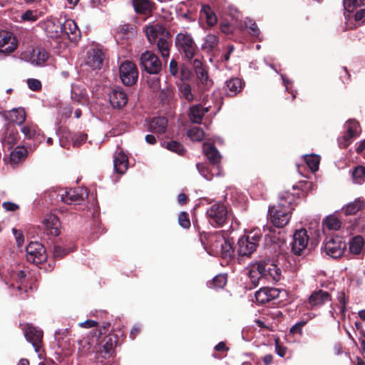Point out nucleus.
Masks as SVG:
<instances>
[{
	"label": "nucleus",
	"instance_id": "7c9ffc66",
	"mask_svg": "<svg viewBox=\"0 0 365 365\" xmlns=\"http://www.w3.org/2000/svg\"><path fill=\"white\" fill-rule=\"evenodd\" d=\"M200 17L205 19L208 26H213L217 22V18L214 11L208 5H202L200 10Z\"/></svg>",
	"mask_w": 365,
	"mask_h": 365
},
{
	"label": "nucleus",
	"instance_id": "c756f323",
	"mask_svg": "<svg viewBox=\"0 0 365 365\" xmlns=\"http://www.w3.org/2000/svg\"><path fill=\"white\" fill-rule=\"evenodd\" d=\"M226 93L230 96H234L240 93L242 88V81L239 78H232L225 83Z\"/></svg>",
	"mask_w": 365,
	"mask_h": 365
},
{
	"label": "nucleus",
	"instance_id": "cd10ccee",
	"mask_svg": "<svg viewBox=\"0 0 365 365\" xmlns=\"http://www.w3.org/2000/svg\"><path fill=\"white\" fill-rule=\"evenodd\" d=\"M48 58V53L42 48H34L30 53L29 61L34 65L42 66Z\"/></svg>",
	"mask_w": 365,
	"mask_h": 365
},
{
	"label": "nucleus",
	"instance_id": "338daca9",
	"mask_svg": "<svg viewBox=\"0 0 365 365\" xmlns=\"http://www.w3.org/2000/svg\"><path fill=\"white\" fill-rule=\"evenodd\" d=\"M2 206L7 211H15L19 209L18 205L11 202H4Z\"/></svg>",
	"mask_w": 365,
	"mask_h": 365
},
{
	"label": "nucleus",
	"instance_id": "ddd939ff",
	"mask_svg": "<svg viewBox=\"0 0 365 365\" xmlns=\"http://www.w3.org/2000/svg\"><path fill=\"white\" fill-rule=\"evenodd\" d=\"M346 133L339 139V145L341 148H346L351 143V139L359 135L361 132L359 124L354 120H349L345 124Z\"/></svg>",
	"mask_w": 365,
	"mask_h": 365
},
{
	"label": "nucleus",
	"instance_id": "37998d69",
	"mask_svg": "<svg viewBox=\"0 0 365 365\" xmlns=\"http://www.w3.org/2000/svg\"><path fill=\"white\" fill-rule=\"evenodd\" d=\"M187 135L191 140L196 142L202 140L205 137L203 130L198 127H193L189 129L187 132Z\"/></svg>",
	"mask_w": 365,
	"mask_h": 365
},
{
	"label": "nucleus",
	"instance_id": "20e7f679",
	"mask_svg": "<svg viewBox=\"0 0 365 365\" xmlns=\"http://www.w3.org/2000/svg\"><path fill=\"white\" fill-rule=\"evenodd\" d=\"M210 223L216 227H222L228 219V211L222 203H215L207 210Z\"/></svg>",
	"mask_w": 365,
	"mask_h": 365
},
{
	"label": "nucleus",
	"instance_id": "f8f14e48",
	"mask_svg": "<svg viewBox=\"0 0 365 365\" xmlns=\"http://www.w3.org/2000/svg\"><path fill=\"white\" fill-rule=\"evenodd\" d=\"M104 54L98 46H92L86 53L85 63L93 69H100L103 65Z\"/></svg>",
	"mask_w": 365,
	"mask_h": 365
},
{
	"label": "nucleus",
	"instance_id": "e433bc0d",
	"mask_svg": "<svg viewBox=\"0 0 365 365\" xmlns=\"http://www.w3.org/2000/svg\"><path fill=\"white\" fill-rule=\"evenodd\" d=\"M255 298L258 303L264 304L273 299L272 289L263 287L255 293Z\"/></svg>",
	"mask_w": 365,
	"mask_h": 365
},
{
	"label": "nucleus",
	"instance_id": "79ce46f5",
	"mask_svg": "<svg viewBox=\"0 0 365 365\" xmlns=\"http://www.w3.org/2000/svg\"><path fill=\"white\" fill-rule=\"evenodd\" d=\"M180 96L182 98L186 100L188 102H191L194 100L195 96L192 91L190 85L187 83H182L180 86Z\"/></svg>",
	"mask_w": 365,
	"mask_h": 365
},
{
	"label": "nucleus",
	"instance_id": "f257e3e1",
	"mask_svg": "<svg viewBox=\"0 0 365 365\" xmlns=\"http://www.w3.org/2000/svg\"><path fill=\"white\" fill-rule=\"evenodd\" d=\"M296 195L289 190L280 192L275 203V227H283L289 222L294 209Z\"/></svg>",
	"mask_w": 365,
	"mask_h": 365
},
{
	"label": "nucleus",
	"instance_id": "774afa93",
	"mask_svg": "<svg viewBox=\"0 0 365 365\" xmlns=\"http://www.w3.org/2000/svg\"><path fill=\"white\" fill-rule=\"evenodd\" d=\"M355 20L356 21H365V9H361L358 11L355 14Z\"/></svg>",
	"mask_w": 365,
	"mask_h": 365
},
{
	"label": "nucleus",
	"instance_id": "09e8293b",
	"mask_svg": "<svg viewBox=\"0 0 365 365\" xmlns=\"http://www.w3.org/2000/svg\"><path fill=\"white\" fill-rule=\"evenodd\" d=\"M167 148L173 152L178 153V155H183L185 153V148L182 145L178 143L177 141H170L167 144Z\"/></svg>",
	"mask_w": 365,
	"mask_h": 365
},
{
	"label": "nucleus",
	"instance_id": "c85d7f7f",
	"mask_svg": "<svg viewBox=\"0 0 365 365\" xmlns=\"http://www.w3.org/2000/svg\"><path fill=\"white\" fill-rule=\"evenodd\" d=\"M133 6L136 13L150 14L153 9V3L150 0H133Z\"/></svg>",
	"mask_w": 365,
	"mask_h": 365
},
{
	"label": "nucleus",
	"instance_id": "6ab92c4d",
	"mask_svg": "<svg viewBox=\"0 0 365 365\" xmlns=\"http://www.w3.org/2000/svg\"><path fill=\"white\" fill-rule=\"evenodd\" d=\"M203 153L211 164L213 165H217L215 168L217 170L216 175H222V172L218 165L220 162L222 156L216 148L211 143H204Z\"/></svg>",
	"mask_w": 365,
	"mask_h": 365
},
{
	"label": "nucleus",
	"instance_id": "c9c22d12",
	"mask_svg": "<svg viewBox=\"0 0 365 365\" xmlns=\"http://www.w3.org/2000/svg\"><path fill=\"white\" fill-rule=\"evenodd\" d=\"M10 120L18 125H22L26 120V112L23 108H13L9 112Z\"/></svg>",
	"mask_w": 365,
	"mask_h": 365
},
{
	"label": "nucleus",
	"instance_id": "de8ad7c7",
	"mask_svg": "<svg viewBox=\"0 0 365 365\" xmlns=\"http://www.w3.org/2000/svg\"><path fill=\"white\" fill-rule=\"evenodd\" d=\"M245 26L250 29V34L256 38L259 36V29L256 23L251 19L246 18L244 21Z\"/></svg>",
	"mask_w": 365,
	"mask_h": 365
},
{
	"label": "nucleus",
	"instance_id": "49530a36",
	"mask_svg": "<svg viewBox=\"0 0 365 365\" xmlns=\"http://www.w3.org/2000/svg\"><path fill=\"white\" fill-rule=\"evenodd\" d=\"M277 301L279 306H284L288 300V293L287 290L282 288L275 287V300Z\"/></svg>",
	"mask_w": 365,
	"mask_h": 365
},
{
	"label": "nucleus",
	"instance_id": "0e129e2a",
	"mask_svg": "<svg viewBox=\"0 0 365 365\" xmlns=\"http://www.w3.org/2000/svg\"><path fill=\"white\" fill-rule=\"evenodd\" d=\"M278 235H279V237L277 238L279 242H277V240H275V245H277L279 249H282V246L284 245L286 242L287 235L284 232H279ZM277 237H275V239Z\"/></svg>",
	"mask_w": 365,
	"mask_h": 365
},
{
	"label": "nucleus",
	"instance_id": "4c0bfd02",
	"mask_svg": "<svg viewBox=\"0 0 365 365\" xmlns=\"http://www.w3.org/2000/svg\"><path fill=\"white\" fill-rule=\"evenodd\" d=\"M341 220L334 215L327 217L323 221V226L329 230H338L341 227Z\"/></svg>",
	"mask_w": 365,
	"mask_h": 365
},
{
	"label": "nucleus",
	"instance_id": "423d86ee",
	"mask_svg": "<svg viewBox=\"0 0 365 365\" xmlns=\"http://www.w3.org/2000/svg\"><path fill=\"white\" fill-rule=\"evenodd\" d=\"M26 257L28 262L33 264H41L47 259L44 247L38 242H30L26 248Z\"/></svg>",
	"mask_w": 365,
	"mask_h": 365
},
{
	"label": "nucleus",
	"instance_id": "5fc2aeb1",
	"mask_svg": "<svg viewBox=\"0 0 365 365\" xmlns=\"http://www.w3.org/2000/svg\"><path fill=\"white\" fill-rule=\"evenodd\" d=\"M70 252V250L63 248L59 245H54L53 247V256L56 258H61Z\"/></svg>",
	"mask_w": 365,
	"mask_h": 365
},
{
	"label": "nucleus",
	"instance_id": "a19ab883",
	"mask_svg": "<svg viewBox=\"0 0 365 365\" xmlns=\"http://www.w3.org/2000/svg\"><path fill=\"white\" fill-rule=\"evenodd\" d=\"M304 160L308 167L312 172H315L319 168L320 157L317 155L310 154L303 156Z\"/></svg>",
	"mask_w": 365,
	"mask_h": 365
},
{
	"label": "nucleus",
	"instance_id": "8fccbe9b",
	"mask_svg": "<svg viewBox=\"0 0 365 365\" xmlns=\"http://www.w3.org/2000/svg\"><path fill=\"white\" fill-rule=\"evenodd\" d=\"M227 282V277L225 274H218L210 284H212L215 288H222Z\"/></svg>",
	"mask_w": 365,
	"mask_h": 365
},
{
	"label": "nucleus",
	"instance_id": "f03ea898",
	"mask_svg": "<svg viewBox=\"0 0 365 365\" xmlns=\"http://www.w3.org/2000/svg\"><path fill=\"white\" fill-rule=\"evenodd\" d=\"M211 251L215 255H219L225 259H230L234 254V249L229 240L222 235L217 234L210 238Z\"/></svg>",
	"mask_w": 365,
	"mask_h": 365
},
{
	"label": "nucleus",
	"instance_id": "412c9836",
	"mask_svg": "<svg viewBox=\"0 0 365 365\" xmlns=\"http://www.w3.org/2000/svg\"><path fill=\"white\" fill-rule=\"evenodd\" d=\"M45 229L53 236H58L60 234L61 222L59 219L54 215H48L43 220Z\"/></svg>",
	"mask_w": 365,
	"mask_h": 365
},
{
	"label": "nucleus",
	"instance_id": "7ed1b4c3",
	"mask_svg": "<svg viewBox=\"0 0 365 365\" xmlns=\"http://www.w3.org/2000/svg\"><path fill=\"white\" fill-rule=\"evenodd\" d=\"M175 43L178 49L183 52L187 59H192L194 57L197 46L190 34L187 32L178 34Z\"/></svg>",
	"mask_w": 365,
	"mask_h": 365
},
{
	"label": "nucleus",
	"instance_id": "4d7b16f0",
	"mask_svg": "<svg viewBox=\"0 0 365 365\" xmlns=\"http://www.w3.org/2000/svg\"><path fill=\"white\" fill-rule=\"evenodd\" d=\"M29 88L34 91H39L41 88V83L40 81L34 78H29L27 80Z\"/></svg>",
	"mask_w": 365,
	"mask_h": 365
},
{
	"label": "nucleus",
	"instance_id": "2eb2a0df",
	"mask_svg": "<svg viewBox=\"0 0 365 365\" xmlns=\"http://www.w3.org/2000/svg\"><path fill=\"white\" fill-rule=\"evenodd\" d=\"M143 29L150 43L158 41L157 40L159 39L160 37H168L169 36V33L167 31L166 29L160 24H149L145 26Z\"/></svg>",
	"mask_w": 365,
	"mask_h": 365
},
{
	"label": "nucleus",
	"instance_id": "a878e982",
	"mask_svg": "<svg viewBox=\"0 0 365 365\" xmlns=\"http://www.w3.org/2000/svg\"><path fill=\"white\" fill-rule=\"evenodd\" d=\"M210 110V106L202 107L200 105H194L190 108L189 117L192 122L200 123L205 114Z\"/></svg>",
	"mask_w": 365,
	"mask_h": 365
},
{
	"label": "nucleus",
	"instance_id": "f3484780",
	"mask_svg": "<svg viewBox=\"0 0 365 365\" xmlns=\"http://www.w3.org/2000/svg\"><path fill=\"white\" fill-rule=\"evenodd\" d=\"M24 332L26 340L32 344L36 352H39L43 332L31 324L24 327Z\"/></svg>",
	"mask_w": 365,
	"mask_h": 365
},
{
	"label": "nucleus",
	"instance_id": "a18cd8bd",
	"mask_svg": "<svg viewBox=\"0 0 365 365\" xmlns=\"http://www.w3.org/2000/svg\"><path fill=\"white\" fill-rule=\"evenodd\" d=\"M364 6L365 0H344V7L348 13H351L357 7Z\"/></svg>",
	"mask_w": 365,
	"mask_h": 365
},
{
	"label": "nucleus",
	"instance_id": "13d9d810",
	"mask_svg": "<svg viewBox=\"0 0 365 365\" xmlns=\"http://www.w3.org/2000/svg\"><path fill=\"white\" fill-rule=\"evenodd\" d=\"M12 232L16 239L17 245L19 247L22 246V245L24 242V237L23 233L20 230H16V228L12 229Z\"/></svg>",
	"mask_w": 365,
	"mask_h": 365
},
{
	"label": "nucleus",
	"instance_id": "72a5a7b5",
	"mask_svg": "<svg viewBox=\"0 0 365 365\" xmlns=\"http://www.w3.org/2000/svg\"><path fill=\"white\" fill-rule=\"evenodd\" d=\"M46 31L51 38L60 37L63 34L62 24L58 21L48 22L46 25Z\"/></svg>",
	"mask_w": 365,
	"mask_h": 365
},
{
	"label": "nucleus",
	"instance_id": "9b49d317",
	"mask_svg": "<svg viewBox=\"0 0 365 365\" xmlns=\"http://www.w3.org/2000/svg\"><path fill=\"white\" fill-rule=\"evenodd\" d=\"M87 195L86 189L83 188H74L62 190L61 193L58 195L60 199L64 203L71 204H79L83 200L85 195Z\"/></svg>",
	"mask_w": 365,
	"mask_h": 365
},
{
	"label": "nucleus",
	"instance_id": "4468645a",
	"mask_svg": "<svg viewBox=\"0 0 365 365\" xmlns=\"http://www.w3.org/2000/svg\"><path fill=\"white\" fill-rule=\"evenodd\" d=\"M309 240V237L305 229L297 230L293 235V241L292 242V249L294 254L301 255L307 247Z\"/></svg>",
	"mask_w": 365,
	"mask_h": 365
},
{
	"label": "nucleus",
	"instance_id": "5701e85b",
	"mask_svg": "<svg viewBox=\"0 0 365 365\" xmlns=\"http://www.w3.org/2000/svg\"><path fill=\"white\" fill-rule=\"evenodd\" d=\"M21 131L24 135L25 138L28 139H33L40 142L43 138V135H41L38 126L33 123L22 124Z\"/></svg>",
	"mask_w": 365,
	"mask_h": 365
},
{
	"label": "nucleus",
	"instance_id": "aec40b11",
	"mask_svg": "<svg viewBox=\"0 0 365 365\" xmlns=\"http://www.w3.org/2000/svg\"><path fill=\"white\" fill-rule=\"evenodd\" d=\"M331 300L329 292L324 290H318L312 293L309 298V304L312 308L321 307Z\"/></svg>",
	"mask_w": 365,
	"mask_h": 365
},
{
	"label": "nucleus",
	"instance_id": "3c124183",
	"mask_svg": "<svg viewBox=\"0 0 365 365\" xmlns=\"http://www.w3.org/2000/svg\"><path fill=\"white\" fill-rule=\"evenodd\" d=\"M178 223L179 225L185 229L190 227V221L188 217V214L185 212H181L178 215Z\"/></svg>",
	"mask_w": 365,
	"mask_h": 365
},
{
	"label": "nucleus",
	"instance_id": "dca6fc26",
	"mask_svg": "<svg viewBox=\"0 0 365 365\" xmlns=\"http://www.w3.org/2000/svg\"><path fill=\"white\" fill-rule=\"evenodd\" d=\"M17 47V39L11 32L0 31V52L6 54L12 53Z\"/></svg>",
	"mask_w": 365,
	"mask_h": 365
},
{
	"label": "nucleus",
	"instance_id": "473e14b6",
	"mask_svg": "<svg viewBox=\"0 0 365 365\" xmlns=\"http://www.w3.org/2000/svg\"><path fill=\"white\" fill-rule=\"evenodd\" d=\"M26 150L23 147H16L11 152L9 158V163L14 167L24 160L26 155Z\"/></svg>",
	"mask_w": 365,
	"mask_h": 365
},
{
	"label": "nucleus",
	"instance_id": "4be33fe9",
	"mask_svg": "<svg viewBox=\"0 0 365 365\" xmlns=\"http://www.w3.org/2000/svg\"><path fill=\"white\" fill-rule=\"evenodd\" d=\"M109 101L112 107L121 108L126 105L128 97L123 90L114 89L109 94Z\"/></svg>",
	"mask_w": 365,
	"mask_h": 365
},
{
	"label": "nucleus",
	"instance_id": "1a4fd4ad",
	"mask_svg": "<svg viewBox=\"0 0 365 365\" xmlns=\"http://www.w3.org/2000/svg\"><path fill=\"white\" fill-rule=\"evenodd\" d=\"M270 262H272L269 259L263 260L250 265L248 275L254 287L258 285L259 279L262 276H266L268 274L271 275V268L266 267Z\"/></svg>",
	"mask_w": 365,
	"mask_h": 365
},
{
	"label": "nucleus",
	"instance_id": "69168bd1",
	"mask_svg": "<svg viewBox=\"0 0 365 365\" xmlns=\"http://www.w3.org/2000/svg\"><path fill=\"white\" fill-rule=\"evenodd\" d=\"M169 69H170V73L171 75H173V76H176L178 75V63L174 59H172L170 61Z\"/></svg>",
	"mask_w": 365,
	"mask_h": 365
},
{
	"label": "nucleus",
	"instance_id": "2f4dec72",
	"mask_svg": "<svg viewBox=\"0 0 365 365\" xmlns=\"http://www.w3.org/2000/svg\"><path fill=\"white\" fill-rule=\"evenodd\" d=\"M63 31L68 38L76 40L79 34L76 23L72 19L66 20L62 24Z\"/></svg>",
	"mask_w": 365,
	"mask_h": 365
},
{
	"label": "nucleus",
	"instance_id": "680f3d73",
	"mask_svg": "<svg viewBox=\"0 0 365 365\" xmlns=\"http://www.w3.org/2000/svg\"><path fill=\"white\" fill-rule=\"evenodd\" d=\"M273 207H269L268 211V222L266 225V227L269 232H272V227L274 226V215L272 214Z\"/></svg>",
	"mask_w": 365,
	"mask_h": 365
},
{
	"label": "nucleus",
	"instance_id": "ea45409f",
	"mask_svg": "<svg viewBox=\"0 0 365 365\" xmlns=\"http://www.w3.org/2000/svg\"><path fill=\"white\" fill-rule=\"evenodd\" d=\"M363 202L356 199L354 202L344 206L342 210L346 215H355L362 207Z\"/></svg>",
	"mask_w": 365,
	"mask_h": 365
},
{
	"label": "nucleus",
	"instance_id": "c03bdc74",
	"mask_svg": "<svg viewBox=\"0 0 365 365\" xmlns=\"http://www.w3.org/2000/svg\"><path fill=\"white\" fill-rule=\"evenodd\" d=\"M353 181L356 184H362L365 180V168L357 166L352 172Z\"/></svg>",
	"mask_w": 365,
	"mask_h": 365
},
{
	"label": "nucleus",
	"instance_id": "0eeeda50",
	"mask_svg": "<svg viewBox=\"0 0 365 365\" xmlns=\"http://www.w3.org/2000/svg\"><path fill=\"white\" fill-rule=\"evenodd\" d=\"M142 68L150 74H156L161 70L162 63L158 57L151 51H145L140 55Z\"/></svg>",
	"mask_w": 365,
	"mask_h": 365
},
{
	"label": "nucleus",
	"instance_id": "f704fd0d",
	"mask_svg": "<svg viewBox=\"0 0 365 365\" xmlns=\"http://www.w3.org/2000/svg\"><path fill=\"white\" fill-rule=\"evenodd\" d=\"M172 42L165 38V37H160L157 41V47L161 56L167 59L170 56V48Z\"/></svg>",
	"mask_w": 365,
	"mask_h": 365
},
{
	"label": "nucleus",
	"instance_id": "bf43d9fd",
	"mask_svg": "<svg viewBox=\"0 0 365 365\" xmlns=\"http://www.w3.org/2000/svg\"><path fill=\"white\" fill-rule=\"evenodd\" d=\"M307 324L306 321H301L298 323L295 324L293 327L290 329V332L292 334H302V327Z\"/></svg>",
	"mask_w": 365,
	"mask_h": 365
},
{
	"label": "nucleus",
	"instance_id": "e2e57ef3",
	"mask_svg": "<svg viewBox=\"0 0 365 365\" xmlns=\"http://www.w3.org/2000/svg\"><path fill=\"white\" fill-rule=\"evenodd\" d=\"M147 82L149 86L154 91L160 88L159 79L157 77H152L150 79H148Z\"/></svg>",
	"mask_w": 365,
	"mask_h": 365
},
{
	"label": "nucleus",
	"instance_id": "393cba45",
	"mask_svg": "<svg viewBox=\"0 0 365 365\" xmlns=\"http://www.w3.org/2000/svg\"><path fill=\"white\" fill-rule=\"evenodd\" d=\"M168 120L164 117L153 118L148 123V130L150 132L163 134L165 132Z\"/></svg>",
	"mask_w": 365,
	"mask_h": 365
},
{
	"label": "nucleus",
	"instance_id": "603ef678",
	"mask_svg": "<svg viewBox=\"0 0 365 365\" xmlns=\"http://www.w3.org/2000/svg\"><path fill=\"white\" fill-rule=\"evenodd\" d=\"M24 21L34 22L38 19V12L37 11L27 10L21 15Z\"/></svg>",
	"mask_w": 365,
	"mask_h": 365
},
{
	"label": "nucleus",
	"instance_id": "39448f33",
	"mask_svg": "<svg viewBox=\"0 0 365 365\" xmlns=\"http://www.w3.org/2000/svg\"><path fill=\"white\" fill-rule=\"evenodd\" d=\"M260 236L255 233L253 235H243L237 242V253L240 257H249L256 250Z\"/></svg>",
	"mask_w": 365,
	"mask_h": 365
},
{
	"label": "nucleus",
	"instance_id": "6e6552de",
	"mask_svg": "<svg viewBox=\"0 0 365 365\" xmlns=\"http://www.w3.org/2000/svg\"><path fill=\"white\" fill-rule=\"evenodd\" d=\"M120 78L122 83L126 86H132L136 83L138 72L135 63L125 61L119 68Z\"/></svg>",
	"mask_w": 365,
	"mask_h": 365
},
{
	"label": "nucleus",
	"instance_id": "6e6d98bb",
	"mask_svg": "<svg viewBox=\"0 0 365 365\" xmlns=\"http://www.w3.org/2000/svg\"><path fill=\"white\" fill-rule=\"evenodd\" d=\"M87 139L86 133H78L72 138L73 145L75 147L80 146Z\"/></svg>",
	"mask_w": 365,
	"mask_h": 365
},
{
	"label": "nucleus",
	"instance_id": "58836bf2",
	"mask_svg": "<svg viewBox=\"0 0 365 365\" xmlns=\"http://www.w3.org/2000/svg\"><path fill=\"white\" fill-rule=\"evenodd\" d=\"M219 43V38L214 34H208L204 38V42L202 45L203 50L207 51H212L217 47Z\"/></svg>",
	"mask_w": 365,
	"mask_h": 365
},
{
	"label": "nucleus",
	"instance_id": "052dcab7",
	"mask_svg": "<svg viewBox=\"0 0 365 365\" xmlns=\"http://www.w3.org/2000/svg\"><path fill=\"white\" fill-rule=\"evenodd\" d=\"M275 351L277 354L281 357H285L287 356V349L285 347H282L279 345L278 340L275 339Z\"/></svg>",
	"mask_w": 365,
	"mask_h": 365
},
{
	"label": "nucleus",
	"instance_id": "bb28decb",
	"mask_svg": "<svg viewBox=\"0 0 365 365\" xmlns=\"http://www.w3.org/2000/svg\"><path fill=\"white\" fill-rule=\"evenodd\" d=\"M349 252L354 255H360L365 252V241L364 239L357 235L354 237L349 241Z\"/></svg>",
	"mask_w": 365,
	"mask_h": 365
},
{
	"label": "nucleus",
	"instance_id": "9d476101",
	"mask_svg": "<svg viewBox=\"0 0 365 365\" xmlns=\"http://www.w3.org/2000/svg\"><path fill=\"white\" fill-rule=\"evenodd\" d=\"M346 248V243L339 237H333L327 240L324 246V252L333 258L341 257Z\"/></svg>",
	"mask_w": 365,
	"mask_h": 365
},
{
	"label": "nucleus",
	"instance_id": "a211bd4d",
	"mask_svg": "<svg viewBox=\"0 0 365 365\" xmlns=\"http://www.w3.org/2000/svg\"><path fill=\"white\" fill-rule=\"evenodd\" d=\"M1 142L3 146L11 149L18 141V132L14 125L8 124L1 133Z\"/></svg>",
	"mask_w": 365,
	"mask_h": 365
},
{
	"label": "nucleus",
	"instance_id": "864d4df0",
	"mask_svg": "<svg viewBox=\"0 0 365 365\" xmlns=\"http://www.w3.org/2000/svg\"><path fill=\"white\" fill-rule=\"evenodd\" d=\"M197 168L200 174L207 180H210L212 178L213 174L209 170L208 168L204 164L197 163Z\"/></svg>",
	"mask_w": 365,
	"mask_h": 365
},
{
	"label": "nucleus",
	"instance_id": "b1692460",
	"mask_svg": "<svg viewBox=\"0 0 365 365\" xmlns=\"http://www.w3.org/2000/svg\"><path fill=\"white\" fill-rule=\"evenodd\" d=\"M128 159L122 150H117L113 156L114 170L120 173L123 174L128 169Z\"/></svg>",
	"mask_w": 365,
	"mask_h": 365
}]
</instances>
